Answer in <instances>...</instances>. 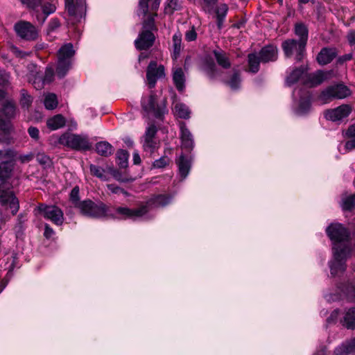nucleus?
I'll return each instance as SVG.
<instances>
[{
    "instance_id": "nucleus-54",
    "label": "nucleus",
    "mask_w": 355,
    "mask_h": 355,
    "mask_svg": "<svg viewBox=\"0 0 355 355\" xmlns=\"http://www.w3.org/2000/svg\"><path fill=\"white\" fill-rule=\"evenodd\" d=\"M60 26V20L58 18H53L50 20L48 24V33L53 32Z\"/></svg>"
},
{
    "instance_id": "nucleus-58",
    "label": "nucleus",
    "mask_w": 355,
    "mask_h": 355,
    "mask_svg": "<svg viewBox=\"0 0 355 355\" xmlns=\"http://www.w3.org/2000/svg\"><path fill=\"white\" fill-rule=\"evenodd\" d=\"M353 58V53L351 52L349 53H347V54H345L342 56H340L338 58V64H343L344 62H347V61H349L351 60Z\"/></svg>"
},
{
    "instance_id": "nucleus-33",
    "label": "nucleus",
    "mask_w": 355,
    "mask_h": 355,
    "mask_svg": "<svg viewBox=\"0 0 355 355\" xmlns=\"http://www.w3.org/2000/svg\"><path fill=\"white\" fill-rule=\"evenodd\" d=\"M182 37L180 33L174 34L173 36V53L171 57L175 60L180 56L181 51Z\"/></svg>"
},
{
    "instance_id": "nucleus-17",
    "label": "nucleus",
    "mask_w": 355,
    "mask_h": 355,
    "mask_svg": "<svg viewBox=\"0 0 355 355\" xmlns=\"http://www.w3.org/2000/svg\"><path fill=\"white\" fill-rule=\"evenodd\" d=\"M351 112L352 107L349 105L343 104L336 108L327 110L324 116L328 120L337 121L347 117Z\"/></svg>"
},
{
    "instance_id": "nucleus-43",
    "label": "nucleus",
    "mask_w": 355,
    "mask_h": 355,
    "mask_svg": "<svg viewBox=\"0 0 355 355\" xmlns=\"http://www.w3.org/2000/svg\"><path fill=\"white\" fill-rule=\"evenodd\" d=\"M227 84L232 89H237L240 87L241 84V77L240 72L239 70H234V73L229 81L227 82Z\"/></svg>"
},
{
    "instance_id": "nucleus-62",
    "label": "nucleus",
    "mask_w": 355,
    "mask_h": 355,
    "mask_svg": "<svg viewBox=\"0 0 355 355\" xmlns=\"http://www.w3.org/2000/svg\"><path fill=\"white\" fill-rule=\"evenodd\" d=\"M35 17L40 25L44 24L47 18V17L43 14V12L40 13L38 11L35 12Z\"/></svg>"
},
{
    "instance_id": "nucleus-46",
    "label": "nucleus",
    "mask_w": 355,
    "mask_h": 355,
    "mask_svg": "<svg viewBox=\"0 0 355 355\" xmlns=\"http://www.w3.org/2000/svg\"><path fill=\"white\" fill-rule=\"evenodd\" d=\"M342 208L343 210L350 211L355 207V194L351 195L343 200Z\"/></svg>"
},
{
    "instance_id": "nucleus-21",
    "label": "nucleus",
    "mask_w": 355,
    "mask_h": 355,
    "mask_svg": "<svg viewBox=\"0 0 355 355\" xmlns=\"http://www.w3.org/2000/svg\"><path fill=\"white\" fill-rule=\"evenodd\" d=\"M277 48L272 45L263 47L259 52V58L262 62H274L277 59Z\"/></svg>"
},
{
    "instance_id": "nucleus-52",
    "label": "nucleus",
    "mask_w": 355,
    "mask_h": 355,
    "mask_svg": "<svg viewBox=\"0 0 355 355\" xmlns=\"http://www.w3.org/2000/svg\"><path fill=\"white\" fill-rule=\"evenodd\" d=\"M46 84L51 83L54 77V69L51 67L46 68L44 76H42Z\"/></svg>"
},
{
    "instance_id": "nucleus-22",
    "label": "nucleus",
    "mask_w": 355,
    "mask_h": 355,
    "mask_svg": "<svg viewBox=\"0 0 355 355\" xmlns=\"http://www.w3.org/2000/svg\"><path fill=\"white\" fill-rule=\"evenodd\" d=\"M173 81L179 92L184 90L185 87V75L183 69L180 67H174L172 69Z\"/></svg>"
},
{
    "instance_id": "nucleus-38",
    "label": "nucleus",
    "mask_w": 355,
    "mask_h": 355,
    "mask_svg": "<svg viewBox=\"0 0 355 355\" xmlns=\"http://www.w3.org/2000/svg\"><path fill=\"white\" fill-rule=\"evenodd\" d=\"M28 81L37 90L42 89L46 85L42 74L36 72L35 75H31L28 77Z\"/></svg>"
},
{
    "instance_id": "nucleus-45",
    "label": "nucleus",
    "mask_w": 355,
    "mask_h": 355,
    "mask_svg": "<svg viewBox=\"0 0 355 355\" xmlns=\"http://www.w3.org/2000/svg\"><path fill=\"white\" fill-rule=\"evenodd\" d=\"M311 108V101L309 98H302L300 101L299 107L297 110V112L299 114H306Z\"/></svg>"
},
{
    "instance_id": "nucleus-49",
    "label": "nucleus",
    "mask_w": 355,
    "mask_h": 355,
    "mask_svg": "<svg viewBox=\"0 0 355 355\" xmlns=\"http://www.w3.org/2000/svg\"><path fill=\"white\" fill-rule=\"evenodd\" d=\"M170 162V158L168 156L164 155L153 162V167L155 168H163L168 166Z\"/></svg>"
},
{
    "instance_id": "nucleus-18",
    "label": "nucleus",
    "mask_w": 355,
    "mask_h": 355,
    "mask_svg": "<svg viewBox=\"0 0 355 355\" xmlns=\"http://www.w3.org/2000/svg\"><path fill=\"white\" fill-rule=\"evenodd\" d=\"M155 40V37L150 31L144 30L135 41V44L139 50H146L153 45Z\"/></svg>"
},
{
    "instance_id": "nucleus-6",
    "label": "nucleus",
    "mask_w": 355,
    "mask_h": 355,
    "mask_svg": "<svg viewBox=\"0 0 355 355\" xmlns=\"http://www.w3.org/2000/svg\"><path fill=\"white\" fill-rule=\"evenodd\" d=\"M352 94L350 89L344 84L330 85L323 89L318 96L322 103H328L335 99H343Z\"/></svg>"
},
{
    "instance_id": "nucleus-19",
    "label": "nucleus",
    "mask_w": 355,
    "mask_h": 355,
    "mask_svg": "<svg viewBox=\"0 0 355 355\" xmlns=\"http://www.w3.org/2000/svg\"><path fill=\"white\" fill-rule=\"evenodd\" d=\"M180 139L182 147L187 150H191L194 147V140L190 130L187 128L184 122L180 123Z\"/></svg>"
},
{
    "instance_id": "nucleus-20",
    "label": "nucleus",
    "mask_w": 355,
    "mask_h": 355,
    "mask_svg": "<svg viewBox=\"0 0 355 355\" xmlns=\"http://www.w3.org/2000/svg\"><path fill=\"white\" fill-rule=\"evenodd\" d=\"M337 49L334 47H324L318 53L316 60L320 65H326L337 56Z\"/></svg>"
},
{
    "instance_id": "nucleus-12",
    "label": "nucleus",
    "mask_w": 355,
    "mask_h": 355,
    "mask_svg": "<svg viewBox=\"0 0 355 355\" xmlns=\"http://www.w3.org/2000/svg\"><path fill=\"white\" fill-rule=\"evenodd\" d=\"M14 30L20 38L27 41L36 40L39 35L37 28L29 21L20 20L14 26Z\"/></svg>"
},
{
    "instance_id": "nucleus-15",
    "label": "nucleus",
    "mask_w": 355,
    "mask_h": 355,
    "mask_svg": "<svg viewBox=\"0 0 355 355\" xmlns=\"http://www.w3.org/2000/svg\"><path fill=\"white\" fill-rule=\"evenodd\" d=\"M141 106L145 112L153 113L156 118H161L166 112L165 106H160L156 103L155 95H150L148 98H143Z\"/></svg>"
},
{
    "instance_id": "nucleus-1",
    "label": "nucleus",
    "mask_w": 355,
    "mask_h": 355,
    "mask_svg": "<svg viewBox=\"0 0 355 355\" xmlns=\"http://www.w3.org/2000/svg\"><path fill=\"white\" fill-rule=\"evenodd\" d=\"M14 164L9 161H3L0 163V204L3 206L8 205L12 215H15L19 208V200L10 189L6 180L11 175Z\"/></svg>"
},
{
    "instance_id": "nucleus-24",
    "label": "nucleus",
    "mask_w": 355,
    "mask_h": 355,
    "mask_svg": "<svg viewBox=\"0 0 355 355\" xmlns=\"http://www.w3.org/2000/svg\"><path fill=\"white\" fill-rule=\"evenodd\" d=\"M340 322L348 329H355V307L345 310Z\"/></svg>"
},
{
    "instance_id": "nucleus-30",
    "label": "nucleus",
    "mask_w": 355,
    "mask_h": 355,
    "mask_svg": "<svg viewBox=\"0 0 355 355\" xmlns=\"http://www.w3.org/2000/svg\"><path fill=\"white\" fill-rule=\"evenodd\" d=\"M304 69L303 67L295 68L287 76L286 79V84L288 86H291L295 84L301 78L303 79L304 76Z\"/></svg>"
},
{
    "instance_id": "nucleus-13",
    "label": "nucleus",
    "mask_w": 355,
    "mask_h": 355,
    "mask_svg": "<svg viewBox=\"0 0 355 355\" xmlns=\"http://www.w3.org/2000/svg\"><path fill=\"white\" fill-rule=\"evenodd\" d=\"M165 67L156 61H150L146 69V79L150 88H153L158 79L165 78Z\"/></svg>"
},
{
    "instance_id": "nucleus-37",
    "label": "nucleus",
    "mask_w": 355,
    "mask_h": 355,
    "mask_svg": "<svg viewBox=\"0 0 355 355\" xmlns=\"http://www.w3.org/2000/svg\"><path fill=\"white\" fill-rule=\"evenodd\" d=\"M249 71L252 73H257L259 70L261 59L256 53H250L248 56Z\"/></svg>"
},
{
    "instance_id": "nucleus-10",
    "label": "nucleus",
    "mask_w": 355,
    "mask_h": 355,
    "mask_svg": "<svg viewBox=\"0 0 355 355\" xmlns=\"http://www.w3.org/2000/svg\"><path fill=\"white\" fill-rule=\"evenodd\" d=\"M282 48L286 58L295 56L297 61H301L306 51V45L304 42H300L297 40L288 39L282 44Z\"/></svg>"
},
{
    "instance_id": "nucleus-61",
    "label": "nucleus",
    "mask_w": 355,
    "mask_h": 355,
    "mask_svg": "<svg viewBox=\"0 0 355 355\" xmlns=\"http://www.w3.org/2000/svg\"><path fill=\"white\" fill-rule=\"evenodd\" d=\"M28 132L32 138H33L35 139H37L39 138L40 132L37 128L30 127L28 130Z\"/></svg>"
},
{
    "instance_id": "nucleus-63",
    "label": "nucleus",
    "mask_w": 355,
    "mask_h": 355,
    "mask_svg": "<svg viewBox=\"0 0 355 355\" xmlns=\"http://www.w3.org/2000/svg\"><path fill=\"white\" fill-rule=\"evenodd\" d=\"M10 75L6 71H0V79L1 80L2 84H6L8 83Z\"/></svg>"
},
{
    "instance_id": "nucleus-44",
    "label": "nucleus",
    "mask_w": 355,
    "mask_h": 355,
    "mask_svg": "<svg viewBox=\"0 0 355 355\" xmlns=\"http://www.w3.org/2000/svg\"><path fill=\"white\" fill-rule=\"evenodd\" d=\"M20 103L21 107L24 108H28L33 102L32 96L29 95L28 92L24 89L20 91Z\"/></svg>"
},
{
    "instance_id": "nucleus-42",
    "label": "nucleus",
    "mask_w": 355,
    "mask_h": 355,
    "mask_svg": "<svg viewBox=\"0 0 355 355\" xmlns=\"http://www.w3.org/2000/svg\"><path fill=\"white\" fill-rule=\"evenodd\" d=\"M80 189L78 186L74 187L71 191L69 200L74 208H77L83 200H80Z\"/></svg>"
},
{
    "instance_id": "nucleus-9",
    "label": "nucleus",
    "mask_w": 355,
    "mask_h": 355,
    "mask_svg": "<svg viewBox=\"0 0 355 355\" xmlns=\"http://www.w3.org/2000/svg\"><path fill=\"white\" fill-rule=\"evenodd\" d=\"M352 251L351 246H344L342 250H333L334 260L329 263L331 274L333 276L343 273L346 269L345 261Z\"/></svg>"
},
{
    "instance_id": "nucleus-2",
    "label": "nucleus",
    "mask_w": 355,
    "mask_h": 355,
    "mask_svg": "<svg viewBox=\"0 0 355 355\" xmlns=\"http://www.w3.org/2000/svg\"><path fill=\"white\" fill-rule=\"evenodd\" d=\"M326 233L332 241L333 250H342L344 246H350L349 241L350 232L343 224L339 223H331L326 229Z\"/></svg>"
},
{
    "instance_id": "nucleus-51",
    "label": "nucleus",
    "mask_w": 355,
    "mask_h": 355,
    "mask_svg": "<svg viewBox=\"0 0 355 355\" xmlns=\"http://www.w3.org/2000/svg\"><path fill=\"white\" fill-rule=\"evenodd\" d=\"M15 157V153L14 150L11 149H6V150H0V159H5L6 161L12 162L13 161L14 158Z\"/></svg>"
},
{
    "instance_id": "nucleus-59",
    "label": "nucleus",
    "mask_w": 355,
    "mask_h": 355,
    "mask_svg": "<svg viewBox=\"0 0 355 355\" xmlns=\"http://www.w3.org/2000/svg\"><path fill=\"white\" fill-rule=\"evenodd\" d=\"M347 41L349 42V44L351 46H353V48L355 47V31L352 30L350 31L347 36Z\"/></svg>"
},
{
    "instance_id": "nucleus-55",
    "label": "nucleus",
    "mask_w": 355,
    "mask_h": 355,
    "mask_svg": "<svg viewBox=\"0 0 355 355\" xmlns=\"http://www.w3.org/2000/svg\"><path fill=\"white\" fill-rule=\"evenodd\" d=\"M196 37L197 33L193 27L185 33V40L188 42L194 41L196 40Z\"/></svg>"
},
{
    "instance_id": "nucleus-3",
    "label": "nucleus",
    "mask_w": 355,
    "mask_h": 355,
    "mask_svg": "<svg viewBox=\"0 0 355 355\" xmlns=\"http://www.w3.org/2000/svg\"><path fill=\"white\" fill-rule=\"evenodd\" d=\"M76 209L82 216L91 218H104L107 214V206L100 200H84Z\"/></svg>"
},
{
    "instance_id": "nucleus-34",
    "label": "nucleus",
    "mask_w": 355,
    "mask_h": 355,
    "mask_svg": "<svg viewBox=\"0 0 355 355\" xmlns=\"http://www.w3.org/2000/svg\"><path fill=\"white\" fill-rule=\"evenodd\" d=\"M175 114L181 119H187L190 117V110L184 103H177L174 107Z\"/></svg>"
},
{
    "instance_id": "nucleus-39",
    "label": "nucleus",
    "mask_w": 355,
    "mask_h": 355,
    "mask_svg": "<svg viewBox=\"0 0 355 355\" xmlns=\"http://www.w3.org/2000/svg\"><path fill=\"white\" fill-rule=\"evenodd\" d=\"M90 173L93 176H95L99 178L101 180L105 181L107 180V175L105 173V170L99 166L94 164L89 165Z\"/></svg>"
},
{
    "instance_id": "nucleus-36",
    "label": "nucleus",
    "mask_w": 355,
    "mask_h": 355,
    "mask_svg": "<svg viewBox=\"0 0 355 355\" xmlns=\"http://www.w3.org/2000/svg\"><path fill=\"white\" fill-rule=\"evenodd\" d=\"M129 153L127 150L119 149L116 151V162L120 168H126L128 164Z\"/></svg>"
},
{
    "instance_id": "nucleus-41",
    "label": "nucleus",
    "mask_w": 355,
    "mask_h": 355,
    "mask_svg": "<svg viewBox=\"0 0 355 355\" xmlns=\"http://www.w3.org/2000/svg\"><path fill=\"white\" fill-rule=\"evenodd\" d=\"M36 160L44 168H51L53 164L51 158L43 153L37 154Z\"/></svg>"
},
{
    "instance_id": "nucleus-31",
    "label": "nucleus",
    "mask_w": 355,
    "mask_h": 355,
    "mask_svg": "<svg viewBox=\"0 0 355 355\" xmlns=\"http://www.w3.org/2000/svg\"><path fill=\"white\" fill-rule=\"evenodd\" d=\"M214 55L218 65L224 69L231 67V62L227 53L223 51H214Z\"/></svg>"
},
{
    "instance_id": "nucleus-56",
    "label": "nucleus",
    "mask_w": 355,
    "mask_h": 355,
    "mask_svg": "<svg viewBox=\"0 0 355 355\" xmlns=\"http://www.w3.org/2000/svg\"><path fill=\"white\" fill-rule=\"evenodd\" d=\"M55 234L53 229L47 223L44 225V236L49 239Z\"/></svg>"
},
{
    "instance_id": "nucleus-29",
    "label": "nucleus",
    "mask_w": 355,
    "mask_h": 355,
    "mask_svg": "<svg viewBox=\"0 0 355 355\" xmlns=\"http://www.w3.org/2000/svg\"><path fill=\"white\" fill-rule=\"evenodd\" d=\"M96 153L103 157H109L114 152L113 146L107 141H100L96 144Z\"/></svg>"
},
{
    "instance_id": "nucleus-7",
    "label": "nucleus",
    "mask_w": 355,
    "mask_h": 355,
    "mask_svg": "<svg viewBox=\"0 0 355 355\" xmlns=\"http://www.w3.org/2000/svg\"><path fill=\"white\" fill-rule=\"evenodd\" d=\"M58 143L76 150H88L92 148L87 136L68 132L64 133L60 137Z\"/></svg>"
},
{
    "instance_id": "nucleus-64",
    "label": "nucleus",
    "mask_w": 355,
    "mask_h": 355,
    "mask_svg": "<svg viewBox=\"0 0 355 355\" xmlns=\"http://www.w3.org/2000/svg\"><path fill=\"white\" fill-rule=\"evenodd\" d=\"M346 135L349 138L355 137V124L350 125L347 132Z\"/></svg>"
},
{
    "instance_id": "nucleus-27",
    "label": "nucleus",
    "mask_w": 355,
    "mask_h": 355,
    "mask_svg": "<svg viewBox=\"0 0 355 355\" xmlns=\"http://www.w3.org/2000/svg\"><path fill=\"white\" fill-rule=\"evenodd\" d=\"M177 164L178 166L180 176L185 178L190 171L191 165V160L186 158L184 155H181L177 161Z\"/></svg>"
},
{
    "instance_id": "nucleus-11",
    "label": "nucleus",
    "mask_w": 355,
    "mask_h": 355,
    "mask_svg": "<svg viewBox=\"0 0 355 355\" xmlns=\"http://www.w3.org/2000/svg\"><path fill=\"white\" fill-rule=\"evenodd\" d=\"M157 128L154 124L149 125L141 138L143 149L145 152L152 155L159 147V140L157 137Z\"/></svg>"
},
{
    "instance_id": "nucleus-35",
    "label": "nucleus",
    "mask_w": 355,
    "mask_h": 355,
    "mask_svg": "<svg viewBox=\"0 0 355 355\" xmlns=\"http://www.w3.org/2000/svg\"><path fill=\"white\" fill-rule=\"evenodd\" d=\"M84 0H79V3L74 4L73 0H65V8L71 16H75L77 14V10L80 8L83 9Z\"/></svg>"
},
{
    "instance_id": "nucleus-8",
    "label": "nucleus",
    "mask_w": 355,
    "mask_h": 355,
    "mask_svg": "<svg viewBox=\"0 0 355 355\" xmlns=\"http://www.w3.org/2000/svg\"><path fill=\"white\" fill-rule=\"evenodd\" d=\"M35 211L42 215L45 219L50 220L57 226H61L64 223V213L56 205L40 203L35 209Z\"/></svg>"
},
{
    "instance_id": "nucleus-23",
    "label": "nucleus",
    "mask_w": 355,
    "mask_h": 355,
    "mask_svg": "<svg viewBox=\"0 0 355 355\" xmlns=\"http://www.w3.org/2000/svg\"><path fill=\"white\" fill-rule=\"evenodd\" d=\"M351 353H355V338L346 340L334 351V355H349Z\"/></svg>"
},
{
    "instance_id": "nucleus-4",
    "label": "nucleus",
    "mask_w": 355,
    "mask_h": 355,
    "mask_svg": "<svg viewBox=\"0 0 355 355\" xmlns=\"http://www.w3.org/2000/svg\"><path fill=\"white\" fill-rule=\"evenodd\" d=\"M74 54L75 50L71 43L64 44L58 51L56 73L59 78H63L71 68Z\"/></svg>"
},
{
    "instance_id": "nucleus-32",
    "label": "nucleus",
    "mask_w": 355,
    "mask_h": 355,
    "mask_svg": "<svg viewBox=\"0 0 355 355\" xmlns=\"http://www.w3.org/2000/svg\"><path fill=\"white\" fill-rule=\"evenodd\" d=\"M295 33L300 37L299 40L297 41L300 42H304V44L306 45L308 40L307 27L302 23L297 24L295 26Z\"/></svg>"
},
{
    "instance_id": "nucleus-16",
    "label": "nucleus",
    "mask_w": 355,
    "mask_h": 355,
    "mask_svg": "<svg viewBox=\"0 0 355 355\" xmlns=\"http://www.w3.org/2000/svg\"><path fill=\"white\" fill-rule=\"evenodd\" d=\"M172 199L169 194H159L154 196L146 202L141 203L142 207L145 208V215L150 210L160 207H165L168 205Z\"/></svg>"
},
{
    "instance_id": "nucleus-47",
    "label": "nucleus",
    "mask_w": 355,
    "mask_h": 355,
    "mask_svg": "<svg viewBox=\"0 0 355 355\" xmlns=\"http://www.w3.org/2000/svg\"><path fill=\"white\" fill-rule=\"evenodd\" d=\"M157 16V13L150 15L143 22V28L144 30H148L152 32L153 30H156L155 25V17Z\"/></svg>"
},
{
    "instance_id": "nucleus-50",
    "label": "nucleus",
    "mask_w": 355,
    "mask_h": 355,
    "mask_svg": "<svg viewBox=\"0 0 355 355\" xmlns=\"http://www.w3.org/2000/svg\"><path fill=\"white\" fill-rule=\"evenodd\" d=\"M50 1H51V2L44 3L42 6V12L47 17L49 15L55 12L56 10V6H55V3L54 2V0H50Z\"/></svg>"
},
{
    "instance_id": "nucleus-28",
    "label": "nucleus",
    "mask_w": 355,
    "mask_h": 355,
    "mask_svg": "<svg viewBox=\"0 0 355 355\" xmlns=\"http://www.w3.org/2000/svg\"><path fill=\"white\" fill-rule=\"evenodd\" d=\"M203 70L211 80L215 79L219 75V70L212 60H205Z\"/></svg>"
},
{
    "instance_id": "nucleus-60",
    "label": "nucleus",
    "mask_w": 355,
    "mask_h": 355,
    "mask_svg": "<svg viewBox=\"0 0 355 355\" xmlns=\"http://www.w3.org/2000/svg\"><path fill=\"white\" fill-rule=\"evenodd\" d=\"M108 189L113 193H123V189L114 184H109L107 185Z\"/></svg>"
},
{
    "instance_id": "nucleus-5",
    "label": "nucleus",
    "mask_w": 355,
    "mask_h": 355,
    "mask_svg": "<svg viewBox=\"0 0 355 355\" xmlns=\"http://www.w3.org/2000/svg\"><path fill=\"white\" fill-rule=\"evenodd\" d=\"M145 208L142 207L141 204L137 208L130 209L128 207H114L113 211L110 210L107 206V218L118 220H136L145 216Z\"/></svg>"
},
{
    "instance_id": "nucleus-14",
    "label": "nucleus",
    "mask_w": 355,
    "mask_h": 355,
    "mask_svg": "<svg viewBox=\"0 0 355 355\" xmlns=\"http://www.w3.org/2000/svg\"><path fill=\"white\" fill-rule=\"evenodd\" d=\"M331 76V71L318 70L313 73L305 74L303 78V84L309 87H316L330 79Z\"/></svg>"
},
{
    "instance_id": "nucleus-26",
    "label": "nucleus",
    "mask_w": 355,
    "mask_h": 355,
    "mask_svg": "<svg viewBox=\"0 0 355 355\" xmlns=\"http://www.w3.org/2000/svg\"><path fill=\"white\" fill-rule=\"evenodd\" d=\"M66 120L61 114H57L48 119L47 127L51 130H55L63 128L65 125Z\"/></svg>"
},
{
    "instance_id": "nucleus-40",
    "label": "nucleus",
    "mask_w": 355,
    "mask_h": 355,
    "mask_svg": "<svg viewBox=\"0 0 355 355\" xmlns=\"http://www.w3.org/2000/svg\"><path fill=\"white\" fill-rule=\"evenodd\" d=\"M44 104L47 110L55 109L58 104L56 95L53 93L47 94L45 96Z\"/></svg>"
},
{
    "instance_id": "nucleus-48",
    "label": "nucleus",
    "mask_w": 355,
    "mask_h": 355,
    "mask_svg": "<svg viewBox=\"0 0 355 355\" xmlns=\"http://www.w3.org/2000/svg\"><path fill=\"white\" fill-rule=\"evenodd\" d=\"M180 8L178 0H166L164 7V12L166 14L172 15L175 10Z\"/></svg>"
},
{
    "instance_id": "nucleus-25",
    "label": "nucleus",
    "mask_w": 355,
    "mask_h": 355,
    "mask_svg": "<svg viewBox=\"0 0 355 355\" xmlns=\"http://www.w3.org/2000/svg\"><path fill=\"white\" fill-rule=\"evenodd\" d=\"M343 295L346 299L352 303H355V283L347 282L339 286Z\"/></svg>"
},
{
    "instance_id": "nucleus-53",
    "label": "nucleus",
    "mask_w": 355,
    "mask_h": 355,
    "mask_svg": "<svg viewBox=\"0 0 355 355\" xmlns=\"http://www.w3.org/2000/svg\"><path fill=\"white\" fill-rule=\"evenodd\" d=\"M28 8L35 10L40 6L42 0H20Z\"/></svg>"
},
{
    "instance_id": "nucleus-57",
    "label": "nucleus",
    "mask_w": 355,
    "mask_h": 355,
    "mask_svg": "<svg viewBox=\"0 0 355 355\" xmlns=\"http://www.w3.org/2000/svg\"><path fill=\"white\" fill-rule=\"evenodd\" d=\"M203 1L205 9L209 12L216 4L217 0H203Z\"/></svg>"
}]
</instances>
